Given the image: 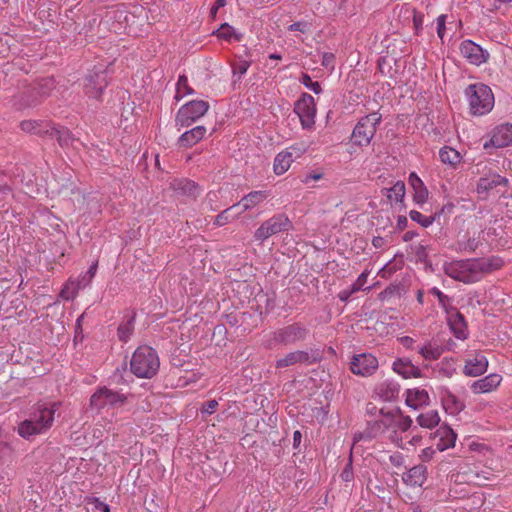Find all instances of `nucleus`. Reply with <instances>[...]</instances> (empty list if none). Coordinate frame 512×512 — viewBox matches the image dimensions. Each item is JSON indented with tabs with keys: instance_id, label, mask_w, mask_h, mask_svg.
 Here are the masks:
<instances>
[{
	"instance_id": "1",
	"label": "nucleus",
	"mask_w": 512,
	"mask_h": 512,
	"mask_svg": "<svg viewBox=\"0 0 512 512\" xmlns=\"http://www.w3.org/2000/svg\"><path fill=\"white\" fill-rule=\"evenodd\" d=\"M503 262L500 258L466 259L444 264V272L449 277L466 284L479 281L485 274L499 269Z\"/></svg>"
},
{
	"instance_id": "2",
	"label": "nucleus",
	"mask_w": 512,
	"mask_h": 512,
	"mask_svg": "<svg viewBox=\"0 0 512 512\" xmlns=\"http://www.w3.org/2000/svg\"><path fill=\"white\" fill-rule=\"evenodd\" d=\"M160 366L157 352L149 346L138 347L132 355L130 369L139 378L153 377Z\"/></svg>"
},
{
	"instance_id": "3",
	"label": "nucleus",
	"mask_w": 512,
	"mask_h": 512,
	"mask_svg": "<svg viewBox=\"0 0 512 512\" xmlns=\"http://www.w3.org/2000/svg\"><path fill=\"white\" fill-rule=\"evenodd\" d=\"M309 334V330L300 322L281 327L271 332L264 342L267 349H273L277 346L294 345L297 342L304 341Z\"/></svg>"
},
{
	"instance_id": "4",
	"label": "nucleus",
	"mask_w": 512,
	"mask_h": 512,
	"mask_svg": "<svg viewBox=\"0 0 512 512\" xmlns=\"http://www.w3.org/2000/svg\"><path fill=\"white\" fill-rule=\"evenodd\" d=\"M470 110L474 115L488 113L494 105V96L491 89L484 84H472L466 89Z\"/></svg>"
},
{
	"instance_id": "5",
	"label": "nucleus",
	"mask_w": 512,
	"mask_h": 512,
	"mask_svg": "<svg viewBox=\"0 0 512 512\" xmlns=\"http://www.w3.org/2000/svg\"><path fill=\"white\" fill-rule=\"evenodd\" d=\"M292 229V223L285 214H277L264 221L254 232V238L263 242L269 237L280 232Z\"/></svg>"
},
{
	"instance_id": "6",
	"label": "nucleus",
	"mask_w": 512,
	"mask_h": 512,
	"mask_svg": "<svg viewBox=\"0 0 512 512\" xmlns=\"http://www.w3.org/2000/svg\"><path fill=\"white\" fill-rule=\"evenodd\" d=\"M380 121L381 115L377 112H373L361 118L355 126L352 134L355 144L359 146L368 145L375 135L376 126Z\"/></svg>"
},
{
	"instance_id": "7",
	"label": "nucleus",
	"mask_w": 512,
	"mask_h": 512,
	"mask_svg": "<svg viewBox=\"0 0 512 512\" xmlns=\"http://www.w3.org/2000/svg\"><path fill=\"white\" fill-rule=\"evenodd\" d=\"M126 400L127 397L124 394L107 387H101L90 397L89 408L100 412L105 407L122 406Z\"/></svg>"
},
{
	"instance_id": "8",
	"label": "nucleus",
	"mask_w": 512,
	"mask_h": 512,
	"mask_svg": "<svg viewBox=\"0 0 512 512\" xmlns=\"http://www.w3.org/2000/svg\"><path fill=\"white\" fill-rule=\"evenodd\" d=\"M208 109V102L203 100H192L178 110L176 124L180 127H189L196 120L201 118Z\"/></svg>"
},
{
	"instance_id": "9",
	"label": "nucleus",
	"mask_w": 512,
	"mask_h": 512,
	"mask_svg": "<svg viewBox=\"0 0 512 512\" xmlns=\"http://www.w3.org/2000/svg\"><path fill=\"white\" fill-rule=\"evenodd\" d=\"M320 360L321 355L318 349H310L309 351L296 350L287 353L282 358L277 359L275 367L280 369L296 364L311 365L319 362Z\"/></svg>"
},
{
	"instance_id": "10",
	"label": "nucleus",
	"mask_w": 512,
	"mask_h": 512,
	"mask_svg": "<svg viewBox=\"0 0 512 512\" xmlns=\"http://www.w3.org/2000/svg\"><path fill=\"white\" fill-rule=\"evenodd\" d=\"M108 85V73L106 70H92L84 82V92L89 98L99 100L101 94Z\"/></svg>"
},
{
	"instance_id": "11",
	"label": "nucleus",
	"mask_w": 512,
	"mask_h": 512,
	"mask_svg": "<svg viewBox=\"0 0 512 512\" xmlns=\"http://www.w3.org/2000/svg\"><path fill=\"white\" fill-rule=\"evenodd\" d=\"M294 112L298 115L303 128H311L315 123L316 114L314 98L303 93L295 103Z\"/></svg>"
},
{
	"instance_id": "12",
	"label": "nucleus",
	"mask_w": 512,
	"mask_h": 512,
	"mask_svg": "<svg viewBox=\"0 0 512 512\" xmlns=\"http://www.w3.org/2000/svg\"><path fill=\"white\" fill-rule=\"evenodd\" d=\"M378 368V360L372 354H359L353 356L350 369L352 373L361 376H371Z\"/></svg>"
},
{
	"instance_id": "13",
	"label": "nucleus",
	"mask_w": 512,
	"mask_h": 512,
	"mask_svg": "<svg viewBox=\"0 0 512 512\" xmlns=\"http://www.w3.org/2000/svg\"><path fill=\"white\" fill-rule=\"evenodd\" d=\"M396 415H401V410L387 411L386 419L375 420L368 423L367 438L372 439L393 427Z\"/></svg>"
},
{
	"instance_id": "14",
	"label": "nucleus",
	"mask_w": 512,
	"mask_h": 512,
	"mask_svg": "<svg viewBox=\"0 0 512 512\" xmlns=\"http://www.w3.org/2000/svg\"><path fill=\"white\" fill-rule=\"evenodd\" d=\"M460 51L463 57L475 65H480L486 62L489 54L484 51L481 46L471 40H465L461 43Z\"/></svg>"
},
{
	"instance_id": "15",
	"label": "nucleus",
	"mask_w": 512,
	"mask_h": 512,
	"mask_svg": "<svg viewBox=\"0 0 512 512\" xmlns=\"http://www.w3.org/2000/svg\"><path fill=\"white\" fill-rule=\"evenodd\" d=\"M42 100V97L37 94L35 87L29 86L14 97L13 105L16 109L22 110L25 108L35 107L39 105Z\"/></svg>"
},
{
	"instance_id": "16",
	"label": "nucleus",
	"mask_w": 512,
	"mask_h": 512,
	"mask_svg": "<svg viewBox=\"0 0 512 512\" xmlns=\"http://www.w3.org/2000/svg\"><path fill=\"white\" fill-rule=\"evenodd\" d=\"M170 188L178 196H187L195 199L200 194L198 184L189 179H174L170 183Z\"/></svg>"
},
{
	"instance_id": "17",
	"label": "nucleus",
	"mask_w": 512,
	"mask_h": 512,
	"mask_svg": "<svg viewBox=\"0 0 512 512\" xmlns=\"http://www.w3.org/2000/svg\"><path fill=\"white\" fill-rule=\"evenodd\" d=\"M56 406V403H53L50 408L38 405L37 411L30 415V420H32L36 426H43V431H45L54 421Z\"/></svg>"
},
{
	"instance_id": "18",
	"label": "nucleus",
	"mask_w": 512,
	"mask_h": 512,
	"mask_svg": "<svg viewBox=\"0 0 512 512\" xmlns=\"http://www.w3.org/2000/svg\"><path fill=\"white\" fill-rule=\"evenodd\" d=\"M490 144L496 148L507 147L512 144V124L506 123L494 129Z\"/></svg>"
},
{
	"instance_id": "19",
	"label": "nucleus",
	"mask_w": 512,
	"mask_h": 512,
	"mask_svg": "<svg viewBox=\"0 0 512 512\" xmlns=\"http://www.w3.org/2000/svg\"><path fill=\"white\" fill-rule=\"evenodd\" d=\"M487 367V358L483 354L477 353L473 358L466 360L464 374L471 377H477L485 373Z\"/></svg>"
},
{
	"instance_id": "20",
	"label": "nucleus",
	"mask_w": 512,
	"mask_h": 512,
	"mask_svg": "<svg viewBox=\"0 0 512 512\" xmlns=\"http://www.w3.org/2000/svg\"><path fill=\"white\" fill-rule=\"evenodd\" d=\"M393 370L404 378L421 377V370L407 358H399L393 363Z\"/></svg>"
},
{
	"instance_id": "21",
	"label": "nucleus",
	"mask_w": 512,
	"mask_h": 512,
	"mask_svg": "<svg viewBox=\"0 0 512 512\" xmlns=\"http://www.w3.org/2000/svg\"><path fill=\"white\" fill-rule=\"evenodd\" d=\"M428 392L424 389H408L406 392V404L410 408L417 410L422 406L429 404Z\"/></svg>"
},
{
	"instance_id": "22",
	"label": "nucleus",
	"mask_w": 512,
	"mask_h": 512,
	"mask_svg": "<svg viewBox=\"0 0 512 512\" xmlns=\"http://www.w3.org/2000/svg\"><path fill=\"white\" fill-rule=\"evenodd\" d=\"M502 378L498 374H490L482 379L475 381L471 389L474 393H487L495 389L501 382Z\"/></svg>"
},
{
	"instance_id": "23",
	"label": "nucleus",
	"mask_w": 512,
	"mask_h": 512,
	"mask_svg": "<svg viewBox=\"0 0 512 512\" xmlns=\"http://www.w3.org/2000/svg\"><path fill=\"white\" fill-rule=\"evenodd\" d=\"M267 195L264 191H252L244 196L233 208H238V213L244 212L253 208L266 199Z\"/></svg>"
},
{
	"instance_id": "24",
	"label": "nucleus",
	"mask_w": 512,
	"mask_h": 512,
	"mask_svg": "<svg viewBox=\"0 0 512 512\" xmlns=\"http://www.w3.org/2000/svg\"><path fill=\"white\" fill-rule=\"evenodd\" d=\"M426 480V467L424 465H416L409 469L403 475V481L410 486H422Z\"/></svg>"
},
{
	"instance_id": "25",
	"label": "nucleus",
	"mask_w": 512,
	"mask_h": 512,
	"mask_svg": "<svg viewBox=\"0 0 512 512\" xmlns=\"http://www.w3.org/2000/svg\"><path fill=\"white\" fill-rule=\"evenodd\" d=\"M435 437L439 438V441L436 444L437 449L439 451H444V450H446L450 447H453L455 445L456 434L450 427H448L446 425L441 426L436 431Z\"/></svg>"
},
{
	"instance_id": "26",
	"label": "nucleus",
	"mask_w": 512,
	"mask_h": 512,
	"mask_svg": "<svg viewBox=\"0 0 512 512\" xmlns=\"http://www.w3.org/2000/svg\"><path fill=\"white\" fill-rule=\"evenodd\" d=\"M454 208L453 204H448V205H445L441 208V210L439 212H436L434 215L432 216H424L422 215L419 211H416V210H411L409 212V216H410V219L414 222H417L418 224H420L422 227L424 228H427L429 227L430 225H432V223L440 217V215L442 213L445 212V210H448L449 212L452 211V209Z\"/></svg>"
},
{
	"instance_id": "27",
	"label": "nucleus",
	"mask_w": 512,
	"mask_h": 512,
	"mask_svg": "<svg viewBox=\"0 0 512 512\" xmlns=\"http://www.w3.org/2000/svg\"><path fill=\"white\" fill-rule=\"evenodd\" d=\"M206 128L204 126H196L189 131L184 132L178 143L182 147H189L198 143L205 135Z\"/></svg>"
},
{
	"instance_id": "28",
	"label": "nucleus",
	"mask_w": 512,
	"mask_h": 512,
	"mask_svg": "<svg viewBox=\"0 0 512 512\" xmlns=\"http://www.w3.org/2000/svg\"><path fill=\"white\" fill-rule=\"evenodd\" d=\"M50 127V123L38 120H24L20 123L22 131L36 135H48Z\"/></svg>"
},
{
	"instance_id": "29",
	"label": "nucleus",
	"mask_w": 512,
	"mask_h": 512,
	"mask_svg": "<svg viewBox=\"0 0 512 512\" xmlns=\"http://www.w3.org/2000/svg\"><path fill=\"white\" fill-rule=\"evenodd\" d=\"M409 183L414 190L413 199L417 204H423L428 198V190L425 187L423 181L416 175L411 173L409 176Z\"/></svg>"
},
{
	"instance_id": "30",
	"label": "nucleus",
	"mask_w": 512,
	"mask_h": 512,
	"mask_svg": "<svg viewBox=\"0 0 512 512\" xmlns=\"http://www.w3.org/2000/svg\"><path fill=\"white\" fill-rule=\"evenodd\" d=\"M449 325L456 338L463 340L467 337L465 319L460 312L455 311L449 316Z\"/></svg>"
},
{
	"instance_id": "31",
	"label": "nucleus",
	"mask_w": 512,
	"mask_h": 512,
	"mask_svg": "<svg viewBox=\"0 0 512 512\" xmlns=\"http://www.w3.org/2000/svg\"><path fill=\"white\" fill-rule=\"evenodd\" d=\"M87 278L88 277L84 274L76 280H69L65 287L61 290L60 296L66 300L74 299L79 290L87 286L83 285Z\"/></svg>"
},
{
	"instance_id": "32",
	"label": "nucleus",
	"mask_w": 512,
	"mask_h": 512,
	"mask_svg": "<svg viewBox=\"0 0 512 512\" xmlns=\"http://www.w3.org/2000/svg\"><path fill=\"white\" fill-rule=\"evenodd\" d=\"M48 136L55 138L61 147H68L75 141L72 133L64 127L58 129L51 125Z\"/></svg>"
},
{
	"instance_id": "33",
	"label": "nucleus",
	"mask_w": 512,
	"mask_h": 512,
	"mask_svg": "<svg viewBox=\"0 0 512 512\" xmlns=\"http://www.w3.org/2000/svg\"><path fill=\"white\" fill-rule=\"evenodd\" d=\"M507 184L508 180L499 175H493L492 177H483L480 178L478 182L477 191L478 193L487 192L499 185L507 186Z\"/></svg>"
},
{
	"instance_id": "34",
	"label": "nucleus",
	"mask_w": 512,
	"mask_h": 512,
	"mask_svg": "<svg viewBox=\"0 0 512 512\" xmlns=\"http://www.w3.org/2000/svg\"><path fill=\"white\" fill-rule=\"evenodd\" d=\"M292 162H294V159L291 157V153H285V151L278 153L274 160V172L277 175L284 174L290 168Z\"/></svg>"
},
{
	"instance_id": "35",
	"label": "nucleus",
	"mask_w": 512,
	"mask_h": 512,
	"mask_svg": "<svg viewBox=\"0 0 512 512\" xmlns=\"http://www.w3.org/2000/svg\"><path fill=\"white\" fill-rule=\"evenodd\" d=\"M416 420L421 427L432 429L439 424L440 416L436 410H430L419 414Z\"/></svg>"
},
{
	"instance_id": "36",
	"label": "nucleus",
	"mask_w": 512,
	"mask_h": 512,
	"mask_svg": "<svg viewBox=\"0 0 512 512\" xmlns=\"http://www.w3.org/2000/svg\"><path fill=\"white\" fill-rule=\"evenodd\" d=\"M42 432L43 426H36L30 418L22 421L18 426V434L23 438H29Z\"/></svg>"
},
{
	"instance_id": "37",
	"label": "nucleus",
	"mask_w": 512,
	"mask_h": 512,
	"mask_svg": "<svg viewBox=\"0 0 512 512\" xmlns=\"http://www.w3.org/2000/svg\"><path fill=\"white\" fill-rule=\"evenodd\" d=\"M440 159L443 163L454 166L461 160L460 153L452 147L445 146L439 151Z\"/></svg>"
},
{
	"instance_id": "38",
	"label": "nucleus",
	"mask_w": 512,
	"mask_h": 512,
	"mask_svg": "<svg viewBox=\"0 0 512 512\" xmlns=\"http://www.w3.org/2000/svg\"><path fill=\"white\" fill-rule=\"evenodd\" d=\"M33 86L37 94L44 99L48 97L55 88V81L52 77H46L38 80Z\"/></svg>"
},
{
	"instance_id": "39",
	"label": "nucleus",
	"mask_w": 512,
	"mask_h": 512,
	"mask_svg": "<svg viewBox=\"0 0 512 512\" xmlns=\"http://www.w3.org/2000/svg\"><path fill=\"white\" fill-rule=\"evenodd\" d=\"M387 197L389 200H394L395 202H402L405 196V184L403 181H397L394 186L389 189H386Z\"/></svg>"
},
{
	"instance_id": "40",
	"label": "nucleus",
	"mask_w": 512,
	"mask_h": 512,
	"mask_svg": "<svg viewBox=\"0 0 512 512\" xmlns=\"http://www.w3.org/2000/svg\"><path fill=\"white\" fill-rule=\"evenodd\" d=\"M418 353L427 360H437L442 354V349L429 343L420 347Z\"/></svg>"
},
{
	"instance_id": "41",
	"label": "nucleus",
	"mask_w": 512,
	"mask_h": 512,
	"mask_svg": "<svg viewBox=\"0 0 512 512\" xmlns=\"http://www.w3.org/2000/svg\"><path fill=\"white\" fill-rule=\"evenodd\" d=\"M238 214V208H233V206H231L216 216L214 224L217 226H223L235 219Z\"/></svg>"
},
{
	"instance_id": "42",
	"label": "nucleus",
	"mask_w": 512,
	"mask_h": 512,
	"mask_svg": "<svg viewBox=\"0 0 512 512\" xmlns=\"http://www.w3.org/2000/svg\"><path fill=\"white\" fill-rule=\"evenodd\" d=\"M219 38H223L225 40H231L234 37L236 40L240 41L242 35L236 33L235 29L230 26L228 23L222 24L217 31L215 32Z\"/></svg>"
},
{
	"instance_id": "43",
	"label": "nucleus",
	"mask_w": 512,
	"mask_h": 512,
	"mask_svg": "<svg viewBox=\"0 0 512 512\" xmlns=\"http://www.w3.org/2000/svg\"><path fill=\"white\" fill-rule=\"evenodd\" d=\"M133 321L134 317H131V319L128 320L126 323H122L119 325L118 336L121 341L126 342L130 338L134 330Z\"/></svg>"
},
{
	"instance_id": "44",
	"label": "nucleus",
	"mask_w": 512,
	"mask_h": 512,
	"mask_svg": "<svg viewBox=\"0 0 512 512\" xmlns=\"http://www.w3.org/2000/svg\"><path fill=\"white\" fill-rule=\"evenodd\" d=\"M478 247V241L476 238H469L467 241H458L455 245L457 252L470 251L473 252Z\"/></svg>"
},
{
	"instance_id": "45",
	"label": "nucleus",
	"mask_w": 512,
	"mask_h": 512,
	"mask_svg": "<svg viewBox=\"0 0 512 512\" xmlns=\"http://www.w3.org/2000/svg\"><path fill=\"white\" fill-rule=\"evenodd\" d=\"M307 151V147L302 144H295L290 147H288L285 150V153H291V157L294 159V161L298 158H300L305 152Z\"/></svg>"
},
{
	"instance_id": "46",
	"label": "nucleus",
	"mask_w": 512,
	"mask_h": 512,
	"mask_svg": "<svg viewBox=\"0 0 512 512\" xmlns=\"http://www.w3.org/2000/svg\"><path fill=\"white\" fill-rule=\"evenodd\" d=\"M301 83L305 87L311 89L315 94H319L322 91V88H321V85L319 84V82H317V81L313 82L311 80V77L308 74H303L302 75Z\"/></svg>"
},
{
	"instance_id": "47",
	"label": "nucleus",
	"mask_w": 512,
	"mask_h": 512,
	"mask_svg": "<svg viewBox=\"0 0 512 512\" xmlns=\"http://www.w3.org/2000/svg\"><path fill=\"white\" fill-rule=\"evenodd\" d=\"M177 92L183 93L184 95H190L194 92L193 89L188 85V79L185 75L179 76L177 82Z\"/></svg>"
},
{
	"instance_id": "48",
	"label": "nucleus",
	"mask_w": 512,
	"mask_h": 512,
	"mask_svg": "<svg viewBox=\"0 0 512 512\" xmlns=\"http://www.w3.org/2000/svg\"><path fill=\"white\" fill-rule=\"evenodd\" d=\"M399 416L401 418L399 420L395 419L393 427H397L403 432L409 430L413 423L412 419L409 416H402V414Z\"/></svg>"
},
{
	"instance_id": "49",
	"label": "nucleus",
	"mask_w": 512,
	"mask_h": 512,
	"mask_svg": "<svg viewBox=\"0 0 512 512\" xmlns=\"http://www.w3.org/2000/svg\"><path fill=\"white\" fill-rule=\"evenodd\" d=\"M250 66V62L246 60H240L233 65L234 75L238 74L239 77L244 75Z\"/></svg>"
},
{
	"instance_id": "50",
	"label": "nucleus",
	"mask_w": 512,
	"mask_h": 512,
	"mask_svg": "<svg viewBox=\"0 0 512 512\" xmlns=\"http://www.w3.org/2000/svg\"><path fill=\"white\" fill-rule=\"evenodd\" d=\"M341 479L345 482H350L353 480V470H352V457L350 456L348 463L346 464L345 468L343 469L341 475Z\"/></svg>"
},
{
	"instance_id": "51",
	"label": "nucleus",
	"mask_w": 512,
	"mask_h": 512,
	"mask_svg": "<svg viewBox=\"0 0 512 512\" xmlns=\"http://www.w3.org/2000/svg\"><path fill=\"white\" fill-rule=\"evenodd\" d=\"M446 18H447V16L442 14V15L438 16L436 19L437 34L440 39H443L445 30H446Z\"/></svg>"
},
{
	"instance_id": "52",
	"label": "nucleus",
	"mask_w": 512,
	"mask_h": 512,
	"mask_svg": "<svg viewBox=\"0 0 512 512\" xmlns=\"http://www.w3.org/2000/svg\"><path fill=\"white\" fill-rule=\"evenodd\" d=\"M218 407V402L215 399L205 402L201 407V412L206 414H212Z\"/></svg>"
},
{
	"instance_id": "53",
	"label": "nucleus",
	"mask_w": 512,
	"mask_h": 512,
	"mask_svg": "<svg viewBox=\"0 0 512 512\" xmlns=\"http://www.w3.org/2000/svg\"><path fill=\"white\" fill-rule=\"evenodd\" d=\"M368 275L369 272L364 271L358 276L357 280L352 284L354 286V291H359L363 288L367 282Z\"/></svg>"
},
{
	"instance_id": "54",
	"label": "nucleus",
	"mask_w": 512,
	"mask_h": 512,
	"mask_svg": "<svg viewBox=\"0 0 512 512\" xmlns=\"http://www.w3.org/2000/svg\"><path fill=\"white\" fill-rule=\"evenodd\" d=\"M88 503L93 504L95 509H97V510H101L103 512H110L109 506L107 504H105L104 502H102L97 497L89 498Z\"/></svg>"
},
{
	"instance_id": "55",
	"label": "nucleus",
	"mask_w": 512,
	"mask_h": 512,
	"mask_svg": "<svg viewBox=\"0 0 512 512\" xmlns=\"http://www.w3.org/2000/svg\"><path fill=\"white\" fill-rule=\"evenodd\" d=\"M431 293L433 295H435L438 300H439V304L442 306V307H446V304L449 300L448 296L443 294L438 288L434 287L431 289Z\"/></svg>"
},
{
	"instance_id": "56",
	"label": "nucleus",
	"mask_w": 512,
	"mask_h": 512,
	"mask_svg": "<svg viewBox=\"0 0 512 512\" xmlns=\"http://www.w3.org/2000/svg\"><path fill=\"white\" fill-rule=\"evenodd\" d=\"M308 27H309L308 23L298 21V22H294L293 24H291L288 27V30L289 31H300L302 33H305L308 30Z\"/></svg>"
},
{
	"instance_id": "57",
	"label": "nucleus",
	"mask_w": 512,
	"mask_h": 512,
	"mask_svg": "<svg viewBox=\"0 0 512 512\" xmlns=\"http://www.w3.org/2000/svg\"><path fill=\"white\" fill-rule=\"evenodd\" d=\"M98 268V261L93 262L92 265L89 267L88 271L85 273V275L88 277L87 280L83 283V285H89L92 279L94 278L96 271Z\"/></svg>"
},
{
	"instance_id": "58",
	"label": "nucleus",
	"mask_w": 512,
	"mask_h": 512,
	"mask_svg": "<svg viewBox=\"0 0 512 512\" xmlns=\"http://www.w3.org/2000/svg\"><path fill=\"white\" fill-rule=\"evenodd\" d=\"M423 19H424L423 14L414 11L413 24H414V28H415L417 34L419 33L420 29L422 28Z\"/></svg>"
},
{
	"instance_id": "59",
	"label": "nucleus",
	"mask_w": 512,
	"mask_h": 512,
	"mask_svg": "<svg viewBox=\"0 0 512 512\" xmlns=\"http://www.w3.org/2000/svg\"><path fill=\"white\" fill-rule=\"evenodd\" d=\"M355 292L356 291H354V286L352 285L349 289H344L340 291L338 297L342 302H346Z\"/></svg>"
},
{
	"instance_id": "60",
	"label": "nucleus",
	"mask_w": 512,
	"mask_h": 512,
	"mask_svg": "<svg viewBox=\"0 0 512 512\" xmlns=\"http://www.w3.org/2000/svg\"><path fill=\"white\" fill-rule=\"evenodd\" d=\"M415 255L420 261H424L427 258L426 247L424 245H418L415 247Z\"/></svg>"
},
{
	"instance_id": "61",
	"label": "nucleus",
	"mask_w": 512,
	"mask_h": 512,
	"mask_svg": "<svg viewBox=\"0 0 512 512\" xmlns=\"http://www.w3.org/2000/svg\"><path fill=\"white\" fill-rule=\"evenodd\" d=\"M389 459L394 466H402L404 463V457L401 453H394L389 457Z\"/></svg>"
},
{
	"instance_id": "62",
	"label": "nucleus",
	"mask_w": 512,
	"mask_h": 512,
	"mask_svg": "<svg viewBox=\"0 0 512 512\" xmlns=\"http://www.w3.org/2000/svg\"><path fill=\"white\" fill-rule=\"evenodd\" d=\"M12 451L13 449L8 442L0 441V456L9 455Z\"/></svg>"
},
{
	"instance_id": "63",
	"label": "nucleus",
	"mask_w": 512,
	"mask_h": 512,
	"mask_svg": "<svg viewBox=\"0 0 512 512\" xmlns=\"http://www.w3.org/2000/svg\"><path fill=\"white\" fill-rule=\"evenodd\" d=\"M385 244V239L381 236H375L372 239V245L375 248H381Z\"/></svg>"
},
{
	"instance_id": "64",
	"label": "nucleus",
	"mask_w": 512,
	"mask_h": 512,
	"mask_svg": "<svg viewBox=\"0 0 512 512\" xmlns=\"http://www.w3.org/2000/svg\"><path fill=\"white\" fill-rule=\"evenodd\" d=\"M334 60V55L331 54V53H324L323 54V61H322V64L324 66H329Z\"/></svg>"
}]
</instances>
